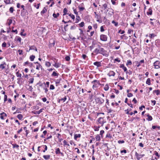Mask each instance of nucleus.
<instances>
[{
	"label": "nucleus",
	"mask_w": 160,
	"mask_h": 160,
	"mask_svg": "<svg viewBox=\"0 0 160 160\" xmlns=\"http://www.w3.org/2000/svg\"><path fill=\"white\" fill-rule=\"evenodd\" d=\"M84 22H82L79 24V25L80 27H83L84 26Z\"/></svg>",
	"instance_id": "40"
},
{
	"label": "nucleus",
	"mask_w": 160,
	"mask_h": 160,
	"mask_svg": "<svg viewBox=\"0 0 160 160\" xmlns=\"http://www.w3.org/2000/svg\"><path fill=\"white\" fill-rule=\"evenodd\" d=\"M6 65L5 62H3L2 64L0 65V68H1L2 69H3L5 68Z\"/></svg>",
	"instance_id": "12"
},
{
	"label": "nucleus",
	"mask_w": 160,
	"mask_h": 160,
	"mask_svg": "<svg viewBox=\"0 0 160 160\" xmlns=\"http://www.w3.org/2000/svg\"><path fill=\"white\" fill-rule=\"evenodd\" d=\"M13 11H14V9H13V7H12L10 8L9 11L11 13H12L13 12Z\"/></svg>",
	"instance_id": "48"
},
{
	"label": "nucleus",
	"mask_w": 160,
	"mask_h": 160,
	"mask_svg": "<svg viewBox=\"0 0 160 160\" xmlns=\"http://www.w3.org/2000/svg\"><path fill=\"white\" fill-rule=\"evenodd\" d=\"M95 131H98L99 130V128H100L99 126L98 127H95Z\"/></svg>",
	"instance_id": "56"
},
{
	"label": "nucleus",
	"mask_w": 160,
	"mask_h": 160,
	"mask_svg": "<svg viewBox=\"0 0 160 160\" xmlns=\"http://www.w3.org/2000/svg\"><path fill=\"white\" fill-rule=\"evenodd\" d=\"M43 158L46 160L49 159L50 158V156L49 155H44Z\"/></svg>",
	"instance_id": "21"
},
{
	"label": "nucleus",
	"mask_w": 160,
	"mask_h": 160,
	"mask_svg": "<svg viewBox=\"0 0 160 160\" xmlns=\"http://www.w3.org/2000/svg\"><path fill=\"white\" fill-rule=\"evenodd\" d=\"M115 72H114L113 71H110L108 73V75L109 76H114L115 75Z\"/></svg>",
	"instance_id": "9"
},
{
	"label": "nucleus",
	"mask_w": 160,
	"mask_h": 160,
	"mask_svg": "<svg viewBox=\"0 0 160 160\" xmlns=\"http://www.w3.org/2000/svg\"><path fill=\"white\" fill-rule=\"evenodd\" d=\"M102 7L104 9H105L107 8V5L105 3L103 5Z\"/></svg>",
	"instance_id": "45"
},
{
	"label": "nucleus",
	"mask_w": 160,
	"mask_h": 160,
	"mask_svg": "<svg viewBox=\"0 0 160 160\" xmlns=\"http://www.w3.org/2000/svg\"><path fill=\"white\" fill-rule=\"evenodd\" d=\"M17 117L19 120H21L23 118V116L21 114H19L18 115Z\"/></svg>",
	"instance_id": "16"
},
{
	"label": "nucleus",
	"mask_w": 160,
	"mask_h": 160,
	"mask_svg": "<svg viewBox=\"0 0 160 160\" xmlns=\"http://www.w3.org/2000/svg\"><path fill=\"white\" fill-rule=\"evenodd\" d=\"M148 118L147 120L149 121H151L152 120V118L151 116L149 115V114L147 115Z\"/></svg>",
	"instance_id": "19"
},
{
	"label": "nucleus",
	"mask_w": 160,
	"mask_h": 160,
	"mask_svg": "<svg viewBox=\"0 0 160 160\" xmlns=\"http://www.w3.org/2000/svg\"><path fill=\"white\" fill-rule=\"evenodd\" d=\"M65 59L67 61H69L70 59V58L68 56H67L65 57Z\"/></svg>",
	"instance_id": "55"
},
{
	"label": "nucleus",
	"mask_w": 160,
	"mask_h": 160,
	"mask_svg": "<svg viewBox=\"0 0 160 160\" xmlns=\"http://www.w3.org/2000/svg\"><path fill=\"white\" fill-rule=\"evenodd\" d=\"M153 66L155 69H158L160 68V62L159 61H156L153 63Z\"/></svg>",
	"instance_id": "4"
},
{
	"label": "nucleus",
	"mask_w": 160,
	"mask_h": 160,
	"mask_svg": "<svg viewBox=\"0 0 160 160\" xmlns=\"http://www.w3.org/2000/svg\"><path fill=\"white\" fill-rule=\"evenodd\" d=\"M95 139L97 141H100L101 140L100 136L98 134H97L96 136Z\"/></svg>",
	"instance_id": "15"
},
{
	"label": "nucleus",
	"mask_w": 160,
	"mask_h": 160,
	"mask_svg": "<svg viewBox=\"0 0 160 160\" xmlns=\"http://www.w3.org/2000/svg\"><path fill=\"white\" fill-rule=\"evenodd\" d=\"M42 67L41 65L39 64L37 65L36 66V69L37 70H39L40 68Z\"/></svg>",
	"instance_id": "29"
},
{
	"label": "nucleus",
	"mask_w": 160,
	"mask_h": 160,
	"mask_svg": "<svg viewBox=\"0 0 160 160\" xmlns=\"http://www.w3.org/2000/svg\"><path fill=\"white\" fill-rule=\"evenodd\" d=\"M100 31L101 32H103L104 31V29L103 26H102L100 27Z\"/></svg>",
	"instance_id": "51"
},
{
	"label": "nucleus",
	"mask_w": 160,
	"mask_h": 160,
	"mask_svg": "<svg viewBox=\"0 0 160 160\" xmlns=\"http://www.w3.org/2000/svg\"><path fill=\"white\" fill-rule=\"evenodd\" d=\"M55 88L54 86L53 85H51L50 87V89L53 90Z\"/></svg>",
	"instance_id": "47"
},
{
	"label": "nucleus",
	"mask_w": 160,
	"mask_h": 160,
	"mask_svg": "<svg viewBox=\"0 0 160 160\" xmlns=\"http://www.w3.org/2000/svg\"><path fill=\"white\" fill-rule=\"evenodd\" d=\"M111 123L112 124V128H113L114 127H115V123L114 121H112L111 122Z\"/></svg>",
	"instance_id": "41"
},
{
	"label": "nucleus",
	"mask_w": 160,
	"mask_h": 160,
	"mask_svg": "<svg viewBox=\"0 0 160 160\" xmlns=\"http://www.w3.org/2000/svg\"><path fill=\"white\" fill-rule=\"evenodd\" d=\"M151 102L153 104V105H154L155 104L156 101L155 100H152Z\"/></svg>",
	"instance_id": "61"
},
{
	"label": "nucleus",
	"mask_w": 160,
	"mask_h": 160,
	"mask_svg": "<svg viewBox=\"0 0 160 160\" xmlns=\"http://www.w3.org/2000/svg\"><path fill=\"white\" fill-rule=\"evenodd\" d=\"M18 52L19 54V55H22V51L21 50H18Z\"/></svg>",
	"instance_id": "49"
},
{
	"label": "nucleus",
	"mask_w": 160,
	"mask_h": 160,
	"mask_svg": "<svg viewBox=\"0 0 160 160\" xmlns=\"http://www.w3.org/2000/svg\"><path fill=\"white\" fill-rule=\"evenodd\" d=\"M55 152L57 154H59L61 153L60 150L59 148H58L55 149Z\"/></svg>",
	"instance_id": "23"
},
{
	"label": "nucleus",
	"mask_w": 160,
	"mask_h": 160,
	"mask_svg": "<svg viewBox=\"0 0 160 160\" xmlns=\"http://www.w3.org/2000/svg\"><path fill=\"white\" fill-rule=\"evenodd\" d=\"M144 156V154H139L138 158L137 159L138 160H139L141 158L143 157Z\"/></svg>",
	"instance_id": "39"
},
{
	"label": "nucleus",
	"mask_w": 160,
	"mask_h": 160,
	"mask_svg": "<svg viewBox=\"0 0 160 160\" xmlns=\"http://www.w3.org/2000/svg\"><path fill=\"white\" fill-rule=\"evenodd\" d=\"M96 100L98 103L100 104H102L103 103L104 101L103 99L100 97L97 98L96 99Z\"/></svg>",
	"instance_id": "6"
},
{
	"label": "nucleus",
	"mask_w": 160,
	"mask_h": 160,
	"mask_svg": "<svg viewBox=\"0 0 160 160\" xmlns=\"http://www.w3.org/2000/svg\"><path fill=\"white\" fill-rule=\"evenodd\" d=\"M112 23L114 24L115 26H117L118 25V23L115 22L114 20L112 21Z\"/></svg>",
	"instance_id": "46"
},
{
	"label": "nucleus",
	"mask_w": 160,
	"mask_h": 160,
	"mask_svg": "<svg viewBox=\"0 0 160 160\" xmlns=\"http://www.w3.org/2000/svg\"><path fill=\"white\" fill-rule=\"evenodd\" d=\"M146 83L147 84H148V85H150L151 84L150 80V78H148L146 82Z\"/></svg>",
	"instance_id": "31"
},
{
	"label": "nucleus",
	"mask_w": 160,
	"mask_h": 160,
	"mask_svg": "<svg viewBox=\"0 0 160 160\" xmlns=\"http://www.w3.org/2000/svg\"><path fill=\"white\" fill-rule=\"evenodd\" d=\"M53 65L57 68H58L60 66V65L58 63H55L54 64H53Z\"/></svg>",
	"instance_id": "34"
},
{
	"label": "nucleus",
	"mask_w": 160,
	"mask_h": 160,
	"mask_svg": "<svg viewBox=\"0 0 160 160\" xmlns=\"http://www.w3.org/2000/svg\"><path fill=\"white\" fill-rule=\"evenodd\" d=\"M78 8L79 10L81 11H82L85 9V8L83 7H80V6H78Z\"/></svg>",
	"instance_id": "42"
},
{
	"label": "nucleus",
	"mask_w": 160,
	"mask_h": 160,
	"mask_svg": "<svg viewBox=\"0 0 160 160\" xmlns=\"http://www.w3.org/2000/svg\"><path fill=\"white\" fill-rule=\"evenodd\" d=\"M34 50L35 51H37V49L36 47L34 46H30L29 50Z\"/></svg>",
	"instance_id": "11"
},
{
	"label": "nucleus",
	"mask_w": 160,
	"mask_h": 160,
	"mask_svg": "<svg viewBox=\"0 0 160 160\" xmlns=\"http://www.w3.org/2000/svg\"><path fill=\"white\" fill-rule=\"evenodd\" d=\"M8 25H10L12 22V20L11 19H9L8 20Z\"/></svg>",
	"instance_id": "53"
},
{
	"label": "nucleus",
	"mask_w": 160,
	"mask_h": 160,
	"mask_svg": "<svg viewBox=\"0 0 160 160\" xmlns=\"http://www.w3.org/2000/svg\"><path fill=\"white\" fill-rule=\"evenodd\" d=\"M132 94L131 93H128V94L127 96L128 97H130L132 96Z\"/></svg>",
	"instance_id": "54"
},
{
	"label": "nucleus",
	"mask_w": 160,
	"mask_h": 160,
	"mask_svg": "<svg viewBox=\"0 0 160 160\" xmlns=\"http://www.w3.org/2000/svg\"><path fill=\"white\" fill-rule=\"evenodd\" d=\"M17 40L19 42H21V38L20 37H18L17 39Z\"/></svg>",
	"instance_id": "64"
},
{
	"label": "nucleus",
	"mask_w": 160,
	"mask_h": 160,
	"mask_svg": "<svg viewBox=\"0 0 160 160\" xmlns=\"http://www.w3.org/2000/svg\"><path fill=\"white\" fill-rule=\"evenodd\" d=\"M120 67L122 68L124 70V72L127 71V69L124 66L123 64H121L120 66Z\"/></svg>",
	"instance_id": "14"
},
{
	"label": "nucleus",
	"mask_w": 160,
	"mask_h": 160,
	"mask_svg": "<svg viewBox=\"0 0 160 160\" xmlns=\"http://www.w3.org/2000/svg\"><path fill=\"white\" fill-rule=\"evenodd\" d=\"M109 88V86L108 84H106L104 88V89L105 91H107L108 90Z\"/></svg>",
	"instance_id": "17"
},
{
	"label": "nucleus",
	"mask_w": 160,
	"mask_h": 160,
	"mask_svg": "<svg viewBox=\"0 0 160 160\" xmlns=\"http://www.w3.org/2000/svg\"><path fill=\"white\" fill-rule=\"evenodd\" d=\"M153 93H156L157 95H158L160 94V92L159 90H154L153 91Z\"/></svg>",
	"instance_id": "20"
},
{
	"label": "nucleus",
	"mask_w": 160,
	"mask_h": 160,
	"mask_svg": "<svg viewBox=\"0 0 160 160\" xmlns=\"http://www.w3.org/2000/svg\"><path fill=\"white\" fill-rule=\"evenodd\" d=\"M12 146H13V148H16L18 149L19 146L18 145L16 144H12Z\"/></svg>",
	"instance_id": "22"
},
{
	"label": "nucleus",
	"mask_w": 160,
	"mask_h": 160,
	"mask_svg": "<svg viewBox=\"0 0 160 160\" xmlns=\"http://www.w3.org/2000/svg\"><path fill=\"white\" fill-rule=\"evenodd\" d=\"M68 15L69 16H70L71 18L72 19H74V18H75V16H74L71 13H70V14H69L68 13Z\"/></svg>",
	"instance_id": "33"
},
{
	"label": "nucleus",
	"mask_w": 160,
	"mask_h": 160,
	"mask_svg": "<svg viewBox=\"0 0 160 160\" xmlns=\"http://www.w3.org/2000/svg\"><path fill=\"white\" fill-rule=\"evenodd\" d=\"M132 64V62L130 60H128L127 61V65H131Z\"/></svg>",
	"instance_id": "38"
},
{
	"label": "nucleus",
	"mask_w": 160,
	"mask_h": 160,
	"mask_svg": "<svg viewBox=\"0 0 160 160\" xmlns=\"http://www.w3.org/2000/svg\"><path fill=\"white\" fill-rule=\"evenodd\" d=\"M156 35L154 33L150 34L149 37L150 38H152L155 37H156Z\"/></svg>",
	"instance_id": "18"
},
{
	"label": "nucleus",
	"mask_w": 160,
	"mask_h": 160,
	"mask_svg": "<svg viewBox=\"0 0 160 160\" xmlns=\"http://www.w3.org/2000/svg\"><path fill=\"white\" fill-rule=\"evenodd\" d=\"M124 142V141L123 140H118V143L119 144L123 143Z\"/></svg>",
	"instance_id": "50"
},
{
	"label": "nucleus",
	"mask_w": 160,
	"mask_h": 160,
	"mask_svg": "<svg viewBox=\"0 0 160 160\" xmlns=\"http://www.w3.org/2000/svg\"><path fill=\"white\" fill-rule=\"evenodd\" d=\"M99 48H97L95 49L94 52L96 54L98 53L104 55L106 54V51L102 48H101L100 46L98 47Z\"/></svg>",
	"instance_id": "1"
},
{
	"label": "nucleus",
	"mask_w": 160,
	"mask_h": 160,
	"mask_svg": "<svg viewBox=\"0 0 160 160\" xmlns=\"http://www.w3.org/2000/svg\"><path fill=\"white\" fill-rule=\"evenodd\" d=\"M59 15V13H57V14L54 13L53 14V16L55 18H57Z\"/></svg>",
	"instance_id": "26"
},
{
	"label": "nucleus",
	"mask_w": 160,
	"mask_h": 160,
	"mask_svg": "<svg viewBox=\"0 0 160 160\" xmlns=\"http://www.w3.org/2000/svg\"><path fill=\"white\" fill-rule=\"evenodd\" d=\"M92 83L93 84L92 88L94 90H96L99 85L100 83L99 81L97 80H94L92 82Z\"/></svg>",
	"instance_id": "2"
},
{
	"label": "nucleus",
	"mask_w": 160,
	"mask_h": 160,
	"mask_svg": "<svg viewBox=\"0 0 160 160\" xmlns=\"http://www.w3.org/2000/svg\"><path fill=\"white\" fill-rule=\"evenodd\" d=\"M104 132V131L103 130H101L100 132V135L102 136Z\"/></svg>",
	"instance_id": "60"
},
{
	"label": "nucleus",
	"mask_w": 160,
	"mask_h": 160,
	"mask_svg": "<svg viewBox=\"0 0 160 160\" xmlns=\"http://www.w3.org/2000/svg\"><path fill=\"white\" fill-rule=\"evenodd\" d=\"M76 19L78 21V22L81 20L80 17L79 16H76Z\"/></svg>",
	"instance_id": "52"
},
{
	"label": "nucleus",
	"mask_w": 160,
	"mask_h": 160,
	"mask_svg": "<svg viewBox=\"0 0 160 160\" xmlns=\"http://www.w3.org/2000/svg\"><path fill=\"white\" fill-rule=\"evenodd\" d=\"M0 115V118L2 120L4 119V117H6L7 116V114L4 112L1 113Z\"/></svg>",
	"instance_id": "7"
},
{
	"label": "nucleus",
	"mask_w": 160,
	"mask_h": 160,
	"mask_svg": "<svg viewBox=\"0 0 160 160\" xmlns=\"http://www.w3.org/2000/svg\"><path fill=\"white\" fill-rule=\"evenodd\" d=\"M7 96L6 95H5L4 96V101L5 102L7 100Z\"/></svg>",
	"instance_id": "63"
},
{
	"label": "nucleus",
	"mask_w": 160,
	"mask_h": 160,
	"mask_svg": "<svg viewBox=\"0 0 160 160\" xmlns=\"http://www.w3.org/2000/svg\"><path fill=\"white\" fill-rule=\"evenodd\" d=\"M34 79L33 78H31L29 79V82L31 83H33V82Z\"/></svg>",
	"instance_id": "44"
},
{
	"label": "nucleus",
	"mask_w": 160,
	"mask_h": 160,
	"mask_svg": "<svg viewBox=\"0 0 160 160\" xmlns=\"http://www.w3.org/2000/svg\"><path fill=\"white\" fill-rule=\"evenodd\" d=\"M93 64L97 66L98 67H100L101 66V63L100 62H94L93 63Z\"/></svg>",
	"instance_id": "10"
},
{
	"label": "nucleus",
	"mask_w": 160,
	"mask_h": 160,
	"mask_svg": "<svg viewBox=\"0 0 160 160\" xmlns=\"http://www.w3.org/2000/svg\"><path fill=\"white\" fill-rule=\"evenodd\" d=\"M121 153H126L127 152V151L126 150H122L121 151Z\"/></svg>",
	"instance_id": "62"
},
{
	"label": "nucleus",
	"mask_w": 160,
	"mask_h": 160,
	"mask_svg": "<svg viewBox=\"0 0 160 160\" xmlns=\"http://www.w3.org/2000/svg\"><path fill=\"white\" fill-rule=\"evenodd\" d=\"M35 58V56L34 55H32L30 57V59L31 61L34 60Z\"/></svg>",
	"instance_id": "36"
},
{
	"label": "nucleus",
	"mask_w": 160,
	"mask_h": 160,
	"mask_svg": "<svg viewBox=\"0 0 160 160\" xmlns=\"http://www.w3.org/2000/svg\"><path fill=\"white\" fill-rule=\"evenodd\" d=\"M2 47H6V43L5 42H4L2 44Z\"/></svg>",
	"instance_id": "58"
},
{
	"label": "nucleus",
	"mask_w": 160,
	"mask_h": 160,
	"mask_svg": "<svg viewBox=\"0 0 160 160\" xmlns=\"http://www.w3.org/2000/svg\"><path fill=\"white\" fill-rule=\"evenodd\" d=\"M97 121L101 126H102L103 124L106 122V120L103 118H98Z\"/></svg>",
	"instance_id": "3"
},
{
	"label": "nucleus",
	"mask_w": 160,
	"mask_h": 160,
	"mask_svg": "<svg viewBox=\"0 0 160 160\" xmlns=\"http://www.w3.org/2000/svg\"><path fill=\"white\" fill-rule=\"evenodd\" d=\"M107 36L104 34H101L100 36V40L103 41H106L107 40Z\"/></svg>",
	"instance_id": "5"
},
{
	"label": "nucleus",
	"mask_w": 160,
	"mask_h": 160,
	"mask_svg": "<svg viewBox=\"0 0 160 160\" xmlns=\"http://www.w3.org/2000/svg\"><path fill=\"white\" fill-rule=\"evenodd\" d=\"M16 75L17 77L20 78L21 76V74L20 73H19L18 72H17L16 73Z\"/></svg>",
	"instance_id": "37"
},
{
	"label": "nucleus",
	"mask_w": 160,
	"mask_h": 160,
	"mask_svg": "<svg viewBox=\"0 0 160 160\" xmlns=\"http://www.w3.org/2000/svg\"><path fill=\"white\" fill-rule=\"evenodd\" d=\"M106 137L109 138H112L111 135L109 133H108L106 135Z\"/></svg>",
	"instance_id": "28"
},
{
	"label": "nucleus",
	"mask_w": 160,
	"mask_h": 160,
	"mask_svg": "<svg viewBox=\"0 0 160 160\" xmlns=\"http://www.w3.org/2000/svg\"><path fill=\"white\" fill-rule=\"evenodd\" d=\"M81 136V135L80 134H75L74 136V139L76 140L77 138H80Z\"/></svg>",
	"instance_id": "13"
},
{
	"label": "nucleus",
	"mask_w": 160,
	"mask_h": 160,
	"mask_svg": "<svg viewBox=\"0 0 160 160\" xmlns=\"http://www.w3.org/2000/svg\"><path fill=\"white\" fill-rule=\"evenodd\" d=\"M63 143H64V146H68V147L69 146V145L68 143L67 142V141L66 140H64Z\"/></svg>",
	"instance_id": "30"
},
{
	"label": "nucleus",
	"mask_w": 160,
	"mask_h": 160,
	"mask_svg": "<svg viewBox=\"0 0 160 160\" xmlns=\"http://www.w3.org/2000/svg\"><path fill=\"white\" fill-rule=\"evenodd\" d=\"M43 110V109H41L39 111H32V113L34 114H39L40 113L42 112V110Z\"/></svg>",
	"instance_id": "8"
},
{
	"label": "nucleus",
	"mask_w": 160,
	"mask_h": 160,
	"mask_svg": "<svg viewBox=\"0 0 160 160\" xmlns=\"http://www.w3.org/2000/svg\"><path fill=\"white\" fill-rule=\"evenodd\" d=\"M10 1L11 0H5L4 2L6 4H9L10 3Z\"/></svg>",
	"instance_id": "43"
},
{
	"label": "nucleus",
	"mask_w": 160,
	"mask_h": 160,
	"mask_svg": "<svg viewBox=\"0 0 160 160\" xmlns=\"http://www.w3.org/2000/svg\"><path fill=\"white\" fill-rule=\"evenodd\" d=\"M148 12H147L148 15H151L152 14V10L151 8H150L148 9Z\"/></svg>",
	"instance_id": "25"
},
{
	"label": "nucleus",
	"mask_w": 160,
	"mask_h": 160,
	"mask_svg": "<svg viewBox=\"0 0 160 160\" xmlns=\"http://www.w3.org/2000/svg\"><path fill=\"white\" fill-rule=\"evenodd\" d=\"M154 153H155V155L157 157V158H156L155 159H158L159 158V157H160L159 155V154L156 151H155L154 152Z\"/></svg>",
	"instance_id": "24"
},
{
	"label": "nucleus",
	"mask_w": 160,
	"mask_h": 160,
	"mask_svg": "<svg viewBox=\"0 0 160 160\" xmlns=\"http://www.w3.org/2000/svg\"><path fill=\"white\" fill-rule=\"evenodd\" d=\"M67 99L66 97L65 96L63 98L61 99V101H63V102L65 101Z\"/></svg>",
	"instance_id": "59"
},
{
	"label": "nucleus",
	"mask_w": 160,
	"mask_h": 160,
	"mask_svg": "<svg viewBox=\"0 0 160 160\" xmlns=\"http://www.w3.org/2000/svg\"><path fill=\"white\" fill-rule=\"evenodd\" d=\"M58 75L59 74L55 72H53L52 74V76H58Z\"/></svg>",
	"instance_id": "27"
},
{
	"label": "nucleus",
	"mask_w": 160,
	"mask_h": 160,
	"mask_svg": "<svg viewBox=\"0 0 160 160\" xmlns=\"http://www.w3.org/2000/svg\"><path fill=\"white\" fill-rule=\"evenodd\" d=\"M68 12V10L66 8H64L63 9V15H64L67 14V12Z\"/></svg>",
	"instance_id": "35"
},
{
	"label": "nucleus",
	"mask_w": 160,
	"mask_h": 160,
	"mask_svg": "<svg viewBox=\"0 0 160 160\" xmlns=\"http://www.w3.org/2000/svg\"><path fill=\"white\" fill-rule=\"evenodd\" d=\"M73 9V11H74V14H75L77 15L78 14V12H77V10L76 9Z\"/></svg>",
	"instance_id": "57"
},
{
	"label": "nucleus",
	"mask_w": 160,
	"mask_h": 160,
	"mask_svg": "<svg viewBox=\"0 0 160 160\" xmlns=\"http://www.w3.org/2000/svg\"><path fill=\"white\" fill-rule=\"evenodd\" d=\"M45 65L47 67H49L51 66V63L48 62H45Z\"/></svg>",
	"instance_id": "32"
}]
</instances>
